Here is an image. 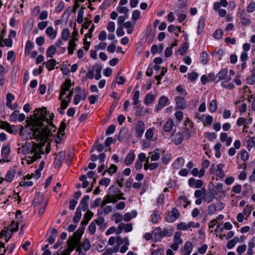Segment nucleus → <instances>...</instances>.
<instances>
[{"mask_svg":"<svg viewBox=\"0 0 255 255\" xmlns=\"http://www.w3.org/2000/svg\"><path fill=\"white\" fill-rule=\"evenodd\" d=\"M47 114L46 108L36 109L33 116L30 118L31 119L30 122L31 139L46 141L52 135V132L55 131L56 128L51 122L54 117V114L50 116V121L47 118Z\"/></svg>","mask_w":255,"mask_h":255,"instance_id":"f257e3e1","label":"nucleus"},{"mask_svg":"<svg viewBox=\"0 0 255 255\" xmlns=\"http://www.w3.org/2000/svg\"><path fill=\"white\" fill-rule=\"evenodd\" d=\"M45 141H41V143H35L32 144L30 150L32 156L29 157L27 159V163L30 164L36 160L41 158V155L44 153L43 146H45Z\"/></svg>","mask_w":255,"mask_h":255,"instance_id":"f03ea898","label":"nucleus"},{"mask_svg":"<svg viewBox=\"0 0 255 255\" xmlns=\"http://www.w3.org/2000/svg\"><path fill=\"white\" fill-rule=\"evenodd\" d=\"M84 227L80 228L74 233L73 236L67 241L68 248L71 251H73L76 246L80 243V239L84 233Z\"/></svg>","mask_w":255,"mask_h":255,"instance_id":"7ed1b4c3","label":"nucleus"},{"mask_svg":"<svg viewBox=\"0 0 255 255\" xmlns=\"http://www.w3.org/2000/svg\"><path fill=\"white\" fill-rule=\"evenodd\" d=\"M191 137L190 131L188 128H185L182 132H178L172 135V141L176 145L180 144L183 139L188 140Z\"/></svg>","mask_w":255,"mask_h":255,"instance_id":"20e7f679","label":"nucleus"},{"mask_svg":"<svg viewBox=\"0 0 255 255\" xmlns=\"http://www.w3.org/2000/svg\"><path fill=\"white\" fill-rule=\"evenodd\" d=\"M101 66L95 64L92 67L89 68L86 77L90 79H92L94 77V72H95V79L97 80H99L101 78Z\"/></svg>","mask_w":255,"mask_h":255,"instance_id":"39448f33","label":"nucleus"},{"mask_svg":"<svg viewBox=\"0 0 255 255\" xmlns=\"http://www.w3.org/2000/svg\"><path fill=\"white\" fill-rule=\"evenodd\" d=\"M180 214L178 210L173 208L171 211L168 212L165 220L168 223H173L179 218Z\"/></svg>","mask_w":255,"mask_h":255,"instance_id":"423d86ee","label":"nucleus"},{"mask_svg":"<svg viewBox=\"0 0 255 255\" xmlns=\"http://www.w3.org/2000/svg\"><path fill=\"white\" fill-rule=\"evenodd\" d=\"M154 232L155 234H159V237L161 238L170 237L173 233L172 229L168 228H165L162 230L161 228L157 227L154 229Z\"/></svg>","mask_w":255,"mask_h":255,"instance_id":"0eeeda50","label":"nucleus"},{"mask_svg":"<svg viewBox=\"0 0 255 255\" xmlns=\"http://www.w3.org/2000/svg\"><path fill=\"white\" fill-rule=\"evenodd\" d=\"M70 87L71 80L69 79L66 80L61 87L60 94L59 97V100H62V97L66 94V92L70 90Z\"/></svg>","mask_w":255,"mask_h":255,"instance_id":"6e6552de","label":"nucleus"},{"mask_svg":"<svg viewBox=\"0 0 255 255\" xmlns=\"http://www.w3.org/2000/svg\"><path fill=\"white\" fill-rule=\"evenodd\" d=\"M136 136L138 138H140L145 130V125L142 121H139L136 126Z\"/></svg>","mask_w":255,"mask_h":255,"instance_id":"1a4fd4ad","label":"nucleus"},{"mask_svg":"<svg viewBox=\"0 0 255 255\" xmlns=\"http://www.w3.org/2000/svg\"><path fill=\"white\" fill-rule=\"evenodd\" d=\"M123 230H124L126 232H129L131 231L132 230V224L121 223L118 227V231L117 232V234H121Z\"/></svg>","mask_w":255,"mask_h":255,"instance_id":"9d476101","label":"nucleus"},{"mask_svg":"<svg viewBox=\"0 0 255 255\" xmlns=\"http://www.w3.org/2000/svg\"><path fill=\"white\" fill-rule=\"evenodd\" d=\"M169 99L168 98L165 96H161L158 102V104L156 105L155 111L156 112H158L160 110H161L168 102Z\"/></svg>","mask_w":255,"mask_h":255,"instance_id":"9b49d317","label":"nucleus"},{"mask_svg":"<svg viewBox=\"0 0 255 255\" xmlns=\"http://www.w3.org/2000/svg\"><path fill=\"white\" fill-rule=\"evenodd\" d=\"M66 125L65 123V121L64 120L60 123V127L58 129L57 139L56 140V143H60L61 141V137L64 134V130L66 128Z\"/></svg>","mask_w":255,"mask_h":255,"instance_id":"f8f14e48","label":"nucleus"},{"mask_svg":"<svg viewBox=\"0 0 255 255\" xmlns=\"http://www.w3.org/2000/svg\"><path fill=\"white\" fill-rule=\"evenodd\" d=\"M175 101L177 107L181 110L185 109L187 107L186 102L184 97L177 96L175 98Z\"/></svg>","mask_w":255,"mask_h":255,"instance_id":"ddd939ff","label":"nucleus"},{"mask_svg":"<svg viewBox=\"0 0 255 255\" xmlns=\"http://www.w3.org/2000/svg\"><path fill=\"white\" fill-rule=\"evenodd\" d=\"M65 157V152L60 151L56 154L55 158L54 164L56 166L59 167Z\"/></svg>","mask_w":255,"mask_h":255,"instance_id":"4468645a","label":"nucleus"},{"mask_svg":"<svg viewBox=\"0 0 255 255\" xmlns=\"http://www.w3.org/2000/svg\"><path fill=\"white\" fill-rule=\"evenodd\" d=\"M189 185L191 187L199 188L203 185V182L201 180H196L193 178H191L188 180Z\"/></svg>","mask_w":255,"mask_h":255,"instance_id":"2eb2a0df","label":"nucleus"},{"mask_svg":"<svg viewBox=\"0 0 255 255\" xmlns=\"http://www.w3.org/2000/svg\"><path fill=\"white\" fill-rule=\"evenodd\" d=\"M45 33L50 39H54L57 36V31L52 26H49L46 28Z\"/></svg>","mask_w":255,"mask_h":255,"instance_id":"dca6fc26","label":"nucleus"},{"mask_svg":"<svg viewBox=\"0 0 255 255\" xmlns=\"http://www.w3.org/2000/svg\"><path fill=\"white\" fill-rule=\"evenodd\" d=\"M193 245L191 242H186L184 245L183 255H190L192 251Z\"/></svg>","mask_w":255,"mask_h":255,"instance_id":"f3484780","label":"nucleus"},{"mask_svg":"<svg viewBox=\"0 0 255 255\" xmlns=\"http://www.w3.org/2000/svg\"><path fill=\"white\" fill-rule=\"evenodd\" d=\"M44 198L42 194L38 193L36 195L33 200V204L35 206L44 203Z\"/></svg>","mask_w":255,"mask_h":255,"instance_id":"a211bd4d","label":"nucleus"},{"mask_svg":"<svg viewBox=\"0 0 255 255\" xmlns=\"http://www.w3.org/2000/svg\"><path fill=\"white\" fill-rule=\"evenodd\" d=\"M184 164V159L181 157L177 158L173 162L172 166L174 169H178Z\"/></svg>","mask_w":255,"mask_h":255,"instance_id":"6ab92c4d","label":"nucleus"},{"mask_svg":"<svg viewBox=\"0 0 255 255\" xmlns=\"http://www.w3.org/2000/svg\"><path fill=\"white\" fill-rule=\"evenodd\" d=\"M205 18L203 16L200 17L198 21L197 33L200 34L202 33L205 26Z\"/></svg>","mask_w":255,"mask_h":255,"instance_id":"aec40b11","label":"nucleus"},{"mask_svg":"<svg viewBox=\"0 0 255 255\" xmlns=\"http://www.w3.org/2000/svg\"><path fill=\"white\" fill-rule=\"evenodd\" d=\"M174 125V121L171 119H169L166 122L165 125L163 127V129L165 132H169L170 131Z\"/></svg>","mask_w":255,"mask_h":255,"instance_id":"412c9836","label":"nucleus"},{"mask_svg":"<svg viewBox=\"0 0 255 255\" xmlns=\"http://www.w3.org/2000/svg\"><path fill=\"white\" fill-rule=\"evenodd\" d=\"M15 174V170L13 169H10L6 173L5 178H4V180L8 182H11Z\"/></svg>","mask_w":255,"mask_h":255,"instance_id":"4be33fe9","label":"nucleus"},{"mask_svg":"<svg viewBox=\"0 0 255 255\" xmlns=\"http://www.w3.org/2000/svg\"><path fill=\"white\" fill-rule=\"evenodd\" d=\"M90 197L89 195L85 196L80 201V205L82 206V209L83 211L86 210L88 208V201Z\"/></svg>","mask_w":255,"mask_h":255,"instance_id":"5701e85b","label":"nucleus"},{"mask_svg":"<svg viewBox=\"0 0 255 255\" xmlns=\"http://www.w3.org/2000/svg\"><path fill=\"white\" fill-rule=\"evenodd\" d=\"M135 155L133 152H129L127 155L125 163L127 165H129L134 160Z\"/></svg>","mask_w":255,"mask_h":255,"instance_id":"b1692460","label":"nucleus"},{"mask_svg":"<svg viewBox=\"0 0 255 255\" xmlns=\"http://www.w3.org/2000/svg\"><path fill=\"white\" fill-rule=\"evenodd\" d=\"M5 68L0 64V86H3L5 84L4 74L5 73Z\"/></svg>","mask_w":255,"mask_h":255,"instance_id":"393cba45","label":"nucleus"},{"mask_svg":"<svg viewBox=\"0 0 255 255\" xmlns=\"http://www.w3.org/2000/svg\"><path fill=\"white\" fill-rule=\"evenodd\" d=\"M178 206H183L184 208H186L190 204L187 197L184 196L180 197L178 200Z\"/></svg>","mask_w":255,"mask_h":255,"instance_id":"a878e982","label":"nucleus"},{"mask_svg":"<svg viewBox=\"0 0 255 255\" xmlns=\"http://www.w3.org/2000/svg\"><path fill=\"white\" fill-rule=\"evenodd\" d=\"M228 5V1L226 0H221L219 2H216L214 3L213 8L215 10H218L220 7H226Z\"/></svg>","mask_w":255,"mask_h":255,"instance_id":"bb28decb","label":"nucleus"},{"mask_svg":"<svg viewBox=\"0 0 255 255\" xmlns=\"http://www.w3.org/2000/svg\"><path fill=\"white\" fill-rule=\"evenodd\" d=\"M164 46L162 44H160L159 47L156 45L154 44L152 46L151 48V52L153 54H155L156 53H161L162 50L163 49Z\"/></svg>","mask_w":255,"mask_h":255,"instance_id":"cd10ccee","label":"nucleus"},{"mask_svg":"<svg viewBox=\"0 0 255 255\" xmlns=\"http://www.w3.org/2000/svg\"><path fill=\"white\" fill-rule=\"evenodd\" d=\"M192 174L194 176H198V177H202L205 174V169L202 168L198 170L197 168H194L191 171Z\"/></svg>","mask_w":255,"mask_h":255,"instance_id":"c85d7f7f","label":"nucleus"},{"mask_svg":"<svg viewBox=\"0 0 255 255\" xmlns=\"http://www.w3.org/2000/svg\"><path fill=\"white\" fill-rule=\"evenodd\" d=\"M116 245L118 246L119 247L120 246L123 244H126L127 245H129V240L128 237H125L124 238H122L118 236L116 238Z\"/></svg>","mask_w":255,"mask_h":255,"instance_id":"c756f323","label":"nucleus"},{"mask_svg":"<svg viewBox=\"0 0 255 255\" xmlns=\"http://www.w3.org/2000/svg\"><path fill=\"white\" fill-rule=\"evenodd\" d=\"M6 106L10 108L11 109H13L12 107L11 102L14 99V96L11 93H8L6 96Z\"/></svg>","mask_w":255,"mask_h":255,"instance_id":"7c9ffc66","label":"nucleus"},{"mask_svg":"<svg viewBox=\"0 0 255 255\" xmlns=\"http://www.w3.org/2000/svg\"><path fill=\"white\" fill-rule=\"evenodd\" d=\"M46 67L49 71H51L54 69L55 66L56 64V61L54 59H51L48 60L45 63Z\"/></svg>","mask_w":255,"mask_h":255,"instance_id":"2f4dec72","label":"nucleus"},{"mask_svg":"<svg viewBox=\"0 0 255 255\" xmlns=\"http://www.w3.org/2000/svg\"><path fill=\"white\" fill-rule=\"evenodd\" d=\"M81 207L79 206L76 211L75 216L73 218V222L75 223H77L79 222L81 219L82 214H81Z\"/></svg>","mask_w":255,"mask_h":255,"instance_id":"473e14b6","label":"nucleus"},{"mask_svg":"<svg viewBox=\"0 0 255 255\" xmlns=\"http://www.w3.org/2000/svg\"><path fill=\"white\" fill-rule=\"evenodd\" d=\"M239 238L238 237H235L233 239L228 241L227 244V247L229 249H231L234 247L236 244L239 242Z\"/></svg>","mask_w":255,"mask_h":255,"instance_id":"72a5a7b5","label":"nucleus"},{"mask_svg":"<svg viewBox=\"0 0 255 255\" xmlns=\"http://www.w3.org/2000/svg\"><path fill=\"white\" fill-rule=\"evenodd\" d=\"M228 73V70L227 68L221 70L216 75V78H218V81L223 80L225 78Z\"/></svg>","mask_w":255,"mask_h":255,"instance_id":"f704fd0d","label":"nucleus"},{"mask_svg":"<svg viewBox=\"0 0 255 255\" xmlns=\"http://www.w3.org/2000/svg\"><path fill=\"white\" fill-rule=\"evenodd\" d=\"M136 212L135 211H133L131 212L127 213L124 215V220L126 222H128L129 220H130L133 217H136Z\"/></svg>","mask_w":255,"mask_h":255,"instance_id":"c9c22d12","label":"nucleus"},{"mask_svg":"<svg viewBox=\"0 0 255 255\" xmlns=\"http://www.w3.org/2000/svg\"><path fill=\"white\" fill-rule=\"evenodd\" d=\"M56 52V48L54 45H51L46 51V55L49 57H52Z\"/></svg>","mask_w":255,"mask_h":255,"instance_id":"e433bc0d","label":"nucleus"},{"mask_svg":"<svg viewBox=\"0 0 255 255\" xmlns=\"http://www.w3.org/2000/svg\"><path fill=\"white\" fill-rule=\"evenodd\" d=\"M209 55L206 51H203L200 55V59L201 63L205 65L208 62Z\"/></svg>","mask_w":255,"mask_h":255,"instance_id":"4c0bfd02","label":"nucleus"},{"mask_svg":"<svg viewBox=\"0 0 255 255\" xmlns=\"http://www.w3.org/2000/svg\"><path fill=\"white\" fill-rule=\"evenodd\" d=\"M33 48V43L32 42L28 40L26 42V44L25 47V53L26 55H29L30 53L31 50Z\"/></svg>","mask_w":255,"mask_h":255,"instance_id":"58836bf2","label":"nucleus"},{"mask_svg":"<svg viewBox=\"0 0 255 255\" xmlns=\"http://www.w3.org/2000/svg\"><path fill=\"white\" fill-rule=\"evenodd\" d=\"M76 47V44L74 42V40H70L68 50L69 54L72 55L73 54L74 51Z\"/></svg>","mask_w":255,"mask_h":255,"instance_id":"ea45409f","label":"nucleus"},{"mask_svg":"<svg viewBox=\"0 0 255 255\" xmlns=\"http://www.w3.org/2000/svg\"><path fill=\"white\" fill-rule=\"evenodd\" d=\"M209 109L211 113H214L217 109V103L216 100H212L209 104Z\"/></svg>","mask_w":255,"mask_h":255,"instance_id":"a19ab883","label":"nucleus"},{"mask_svg":"<svg viewBox=\"0 0 255 255\" xmlns=\"http://www.w3.org/2000/svg\"><path fill=\"white\" fill-rule=\"evenodd\" d=\"M10 146L9 145H6L3 146L1 151V154L3 157H7L8 154L10 152Z\"/></svg>","mask_w":255,"mask_h":255,"instance_id":"79ce46f5","label":"nucleus"},{"mask_svg":"<svg viewBox=\"0 0 255 255\" xmlns=\"http://www.w3.org/2000/svg\"><path fill=\"white\" fill-rule=\"evenodd\" d=\"M70 35V31L68 28L64 29L61 32V38L64 41L68 40Z\"/></svg>","mask_w":255,"mask_h":255,"instance_id":"37998d69","label":"nucleus"},{"mask_svg":"<svg viewBox=\"0 0 255 255\" xmlns=\"http://www.w3.org/2000/svg\"><path fill=\"white\" fill-rule=\"evenodd\" d=\"M181 233L180 232H178L175 233L174 236V242L176 243L179 245H180L182 243V240L181 239Z\"/></svg>","mask_w":255,"mask_h":255,"instance_id":"c03bdc74","label":"nucleus"},{"mask_svg":"<svg viewBox=\"0 0 255 255\" xmlns=\"http://www.w3.org/2000/svg\"><path fill=\"white\" fill-rule=\"evenodd\" d=\"M117 169H118L117 166L116 165L112 164L111 165L110 168L108 169L105 170L104 172V173H103V175H104L106 172H109L111 174H114L117 172Z\"/></svg>","mask_w":255,"mask_h":255,"instance_id":"a18cd8bd","label":"nucleus"},{"mask_svg":"<svg viewBox=\"0 0 255 255\" xmlns=\"http://www.w3.org/2000/svg\"><path fill=\"white\" fill-rule=\"evenodd\" d=\"M112 219L115 221L116 223H119L123 219V215L119 213L114 214L112 216Z\"/></svg>","mask_w":255,"mask_h":255,"instance_id":"49530a36","label":"nucleus"},{"mask_svg":"<svg viewBox=\"0 0 255 255\" xmlns=\"http://www.w3.org/2000/svg\"><path fill=\"white\" fill-rule=\"evenodd\" d=\"M82 247L85 251H88L91 247L90 242L89 240L88 239H85L82 243Z\"/></svg>","mask_w":255,"mask_h":255,"instance_id":"de8ad7c7","label":"nucleus"},{"mask_svg":"<svg viewBox=\"0 0 255 255\" xmlns=\"http://www.w3.org/2000/svg\"><path fill=\"white\" fill-rule=\"evenodd\" d=\"M160 216L158 214V211L157 210H155L153 212V214L151 215V221L153 223H156L158 221Z\"/></svg>","mask_w":255,"mask_h":255,"instance_id":"09e8293b","label":"nucleus"},{"mask_svg":"<svg viewBox=\"0 0 255 255\" xmlns=\"http://www.w3.org/2000/svg\"><path fill=\"white\" fill-rule=\"evenodd\" d=\"M84 13L83 9H80L78 12L77 21L79 24H81L83 22Z\"/></svg>","mask_w":255,"mask_h":255,"instance_id":"8fccbe9b","label":"nucleus"},{"mask_svg":"<svg viewBox=\"0 0 255 255\" xmlns=\"http://www.w3.org/2000/svg\"><path fill=\"white\" fill-rule=\"evenodd\" d=\"M247 144L248 149L250 150L255 145V137L253 136L249 138L247 141Z\"/></svg>","mask_w":255,"mask_h":255,"instance_id":"3c124183","label":"nucleus"},{"mask_svg":"<svg viewBox=\"0 0 255 255\" xmlns=\"http://www.w3.org/2000/svg\"><path fill=\"white\" fill-rule=\"evenodd\" d=\"M188 48V45L186 43H183L178 49L179 53L183 55Z\"/></svg>","mask_w":255,"mask_h":255,"instance_id":"603ef678","label":"nucleus"},{"mask_svg":"<svg viewBox=\"0 0 255 255\" xmlns=\"http://www.w3.org/2000/svg\"><path fill=\"white\" fill-rule=\"evenodd\" d=\"M19 113V111L18 110H15L10 116V121L16 122L18 120Z\"/></svg>","mask_w":255,"mask_h":255,"instance_id":"864d4df0","label":"nucleus"},{"mask_svg":"<svg viewBox=\"0 0 255 255\" xmlns=\"http://www.w3.org/2000/svg\"><path fill=\"white\" fill-rule=\"evenodd\" d=\"M223 35V32L220 29L216 30L213 34V36L215 39H221Z\"/></svg>","mask_w":255,"mask_h":255,"instance_id":"5fc2aeb1","label":"nucleus"},{"mask_svg":"<svg viewBox=\"0 0 255 255\" xmlns=\"http://www.w3.org/2000/svg\"><path fill=\"white\" fill-rule=\"evenodd\" d=\"M177 228L179 230L185 231L188 229V224L184 222H180L177 225Z\"/></svg>","mask_w":255,"mask_h":255,"instance_id":"6e6d98bb","label":"nucleus"},{"mask_svg":"<svg viewBox=\"0 0 255 255\" xmlns=\"http://www.w3.org/2000/svg\"><path fill=\"white\" fill-rule=\"evenodd\" d=\"M9 229L12 232L17 231L18 229V222L15 223L14 221H12L9 225Z\"/></svg>","mask_w":255,"mask_h":255,"instance_id":"4d7b16f0","label":"nucleus"},{"mask_svg":"<svg viewBox=\"0 0 255 255\" xmlns=\"http://www.w3.org/2000/svg\"><path fill=\"white\" fill-rule=\"evenodd\" d=\"M253 207L252 206L247 205L244 208L243 213L248 217L251 213Z\"/></svg>","mask_w":255,"mask_h":255,"instance_id":"13d9d810","label":"nucleus"},{"mask_svg":"<svg viewBox=\"0 0 255 255\" xmlns=\"http://www.w3.org/2000/svg\"><path fill=\"white\" fill-rule=\"evenodd\" d=\"M217 211V207L214 204H211L208 207V213L209 215L214 214Z\"/></svg>","mask_w":255,"mask_h":255,"instance_id":"bf43d9fd","label":"nucleus"},{"mask_svg":"<svg viewBox=\"0 0 255 255\" xmlns=\"http://www.w3.org/2000/svg\"><path fill=\"white\" fill-rule=\"evenodd\" d=\"M154 100V97L153 95L147 94L145 98L144 102L145 104H149L153 102Z\"/></svg>","mask_w":255,"mask_h":255,"instance_id":"052dcab7","label":"nucleus"},{"mask_svg":"<svg viewBox=\"0 0 255 255\" xmlns=\"http://www.w3.org/2000/svg\"><path fill=\"white\" fill-rule=\"evenodd\" d=\"M198 77V74L195 72H193L188 74V78L190 81H195Z\"/></svg>","mask_w":255,"mask_h":255,"instance_id":"680f3d73","label":"nucleus"},{"mask_svg":"<svg viewBox=\"0 0 255 255\" xmlns=\"http://www.w3.org/2000/svg\"><path fill=\"white\" fill-rule=\"evenodd\" d=\"M153 136V130L152 128L148 129L145 134L146 138L148 140H151Z\"/></svg>","mask_w":255,"mask_h":255,"instance_id":"e2e57ef3","label":"nucleus"},{"mask_svg":"<svg viewBox=\"0 0 255 255\" xmlns=\"http://www.w3.org/2000/svg\"><path fill=\"white\" fill-rule=\"evenodd\" d=\"M159 151V149L156 148L155 150V153L153 154H152L151 156V161H157L160 158V154L158 153Z\"/></svg>","mask_w":255,"mask_h":255,"instance_id":"0e129e2a","label":"nucleus"},{"mask_svg":"<svg viewBox=\"0 0 255 255\" xmlns=\"http://www.w3.org/2000/svg\"><path fill=\"white\" fill-rule=\"evenodd\" d=\"M88 230H89V233L91 235L95 234L96 231V226L94 223H93V222L91 223V224H90V225L88 227Z\"/></svg>","mask_w":255,"mask_h":255,"instance_id":"69168bd1","label":"nucleus"},{"mask_svg":"<svg viewBox=\"0 0 255 255\" xmlns=\"http://www.w3.org/2000/svg\"><path fill=\"white\" fill-rule=\"evenodd\" d=\"M241 20L242 24L245 26L249 25L251 23V21L249 18L244 16H241Z\"/></svg>","mask_w":255,"mask_h":255,"instance_id":"338daca9","label":"nucleus"},{"mask_svg":"<svg viewBox=\"0 0 255 255\" xmlns=\"http://www.w3.org/2000/svg\"><path fill=\"white\" fill-rule=\"evenodd\" d=\"M107 46V43L106 42H100L98 45L95 46V49L96 50H104Z\"/></svg>","mask_w":255,"mask_h":255,"instance_id":"774afa93","label":"nucleus"}]
</instances>
